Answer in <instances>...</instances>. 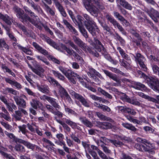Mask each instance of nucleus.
Wrapping results in <instances>:
<instances>
[{
	"instance_id": "obj_25",
	"label": "nucleus",
	"mask_w": 159,
	"mask_h": 159,
	"mask_svg": "<svg viewBox=\"0 0 159 159\" xmlns=\"http://www.w3.org/2000/svg\"><path fill=\"white\" fill-rule=\"evenodd\" d=\"M117 4H119L126 9L131 10L132 7L128 2L125 0H116Z\"/></svg>"
},
{
	"instance_id": "obj_61",
	"label": "nucleus",
	"mask_w": 159,
	"mask_h": 159,
	"mask_svg": "<svg viewBox=\"0 0 159 159\" xmlns=\"http://www.w3.org/2000/svg\"><path fill=\"white\" fill-rule=\"evenodd\" d=\"M0 115L5 120L9 121L11 120V117L10 116L9 113H4L2 112L0 113Z\"/></svg>"
},
{
	"instance_id": "obj_56",
	"label": "nucleus",
	"mask_w": 159,
	"mask_h": 159,
	"mask_svg": "<svg viewBox=\"0 0 159 159\" xmlns=\"http://www.w3.org/2000/svg\"><path fill=\"white\" fill-rule=\"evenodd\" d=\"M106 144L103 143L102 144H100V143L98 142V146H100L102 148V149L103 151L106 154H109L111 152V151L110 150H109L108 148L105 146Z\"/></svg>"
},
{
	"instance_id": "obj_26",
	"label": "nucleus",
	"mask_w": 159,
	"mask_h": 159,
	"mask_svg": "<svg viewBox=\"0 0 159 159\" xmlns=\"http://www.w3.org/2000/svg\"><path fill=\"white\" fill-rule=\"evenodd\" d=\"M97 125L102 129H111L112 127V125L110 123L101 122L99 121L97 122Z\"/></svg>"
},
{
	"instance_id": "obj_62",
	"label": "nucleus",
	"mask_w": 159,
	"mask_h": 159,
	"mask_svg": "<svg viewBox=\"0 0 159 159\" xmlns=\"http://www.w3.org/2000/svg\"><path fill=\"white\" fill-rule=\"evenodd\" d=\"M28 148L33 150L35 148V145L30 143V142L25 141L24 144Z\"/></svg>"
},
{
	"instance_id": "obj_12",
	"label": "nucleus",
	"mask_w": 159,
	"mask_h": 159,
	"mask_svg": "<svg viewBox=\"0 0 159 159\" xmlns=\"http://www.w3.org/2000/svg\"><path fill=\"white\" fill-rule=\"evenodd\" d=\"M135 57L136 60L138 61L141 69L145 71H147V68L144 63L145 61L144 57L139 53H137Z\"/></svg>"
},
{
	"instance_id": "obj_10",
	"label": "nucleus",
	"mask_w": 159,
	"mask_h": 159,
	"mask_svg": "<svg viewBox=\"0 0 159 159\" xmlns=\"http://www.w3.org/2000/svg\"><path fill=\"white\" fill-rule=\"evenodd\" d=\"M120 97L123 101L127 102L134 105L139 106L140 105V103L138 101L134 98L130 99L125 93H120Z\"/></svg>"
},
{
	"instance_id": "obj_54",
	"label": "nucleus",
	"mask_w": 159,
	"mask_h": 159,
	"mask_svg": "<svg viewBox=\"0 0 159 159\" xmlns=\"http://www.w3.org/2000/svg\"><path fill=\"white\" fill-rule=\"evenodd\" d=\"M15 114L14 115V117L16 120H21L22 115L20 110L16 111L15 112Z\"/></svg>"
},
{
	"instance_id": "obj_30",
	"label": "nucleus",
	"mask_w": 159,
	"mask_h": 159,
	"mask_svg": "<svg viewBox=\"0 0 159 159\" xmlns=\"http://www.w3.org/2000/svg\"><path fill=\"white\" fill-rule=\"evenodd\" d=\"M71 72L70 74L72 75L73 76L75 77H76V79L78 80L79 81L83 86L87 88L86 83L84 82L83 79L80 75H78L76 73H75L72 70H71Z\"/></svg>"
},
{
	"instance_id": "obj_28",
	"label": "nucleus",
	"mask_w": 159,
	"mask_h": 159,
	"mask_svg": "<svg viewBox=\"0 0 159 159\" xmlns=\"http://www.w3.org/2000/svg\"><path fill=\"white\" fill-rule=\"evenodd\" d=\"M43 39L50 46L55 48L57 49V44L54 41L52 40L49 37L45 35H43Z\"/></svg>"
},
{
	"instance_id": "obj_20",
	"label": "nucleus",
	"mask_w": 159,
	"mask_h": 159,
	"mask_svg": "<svg viewBox=\"0 0 159 159\" xmlns=\"http://www.w3.org/2000/svg\"><path fill=\"white\" fill-rule=\"evenodd\" d=\"M147 12L150 17L155 22H157V19L156 17H158L159 18V13L157 11L153 9H151L150 11H148Z\"/></svg>"
},
{
	"instance_id": "obj_6",
	"label": "nucleus",
	"mask_w": 159,
	"mask_h": 159,
	"mask_svg": "<svg viewBox=\"0 0 159 159\" xmlns=\"http://www.w3.org/2000/svg\"><path fill=\"white\" fill-rule=\"evenodd\" d=\"M69 92L75 98L80 101L83 106L87 107H89V103L81 95L72 90H70Z\"/></svg>"
},
{
	"instance_id": "obj_43",
	"label": "nucleus",
	"mask_w": 159,
	"mask_h": 159,
	"mask_svg": "<svg viewBox=\"0 0 159 159\" xmlns=\"http://www.w3.org/2000/svg\"><path fill=\"white\" fill-rule=\"evenodd\" d=\"M64 107L65 111L66 113L68 114L69 115H72L74 116H77V114L75 111L70 108L67 106H66L65 104H64Z\"/></svg>"
},
{
	"instance_id": "obj_50",
	"label": "nucleus",
	"mask_w": 159,
	"mask_h": 159,
	"mask_svg": "<svg viewBox=\"0 0 159 159\" xmlns=\"http://www.w3.org/2000/svg\"><path fill=\"white\" fill-rule=\"evenodd\" d=\"M66 44H69L76 51L80 54L81 53L80 51H82L80 49H79L77 46L74 44V43L71 40H69L66 43Z\"/></svg>"
},
{
	"instance_id": "obj_57",
	"label": "nucleus",
	"mask_w": 159,
	"mask_h": 159,
	"mask_svg": "<svg viewBox=\"0 0 159 159\" xmlns=\"http://www.w3.org/2000/svg\"><path fill=\"white\" fill-rule=\"evenodd\" d=\"M79 28L80 32L85 38H87L88 36L87 34V32L85 29L82 25H79Z\"/></svg>"
},
{
	"instance_id": "obj_32",
	"label": "nucleus",
	"mask_w": 159,
	"mask_h": 159,
	"mask_svg": "<svg viewBox=\"0 0 159 159\" xmlns=\"http://www.w3.org/2000/svg\"><path fill=\"white\" fill-rule=\"evenodd\" d=\"M0 19L3 20L8 25H10L11 24V19L7 15H3L0 12Z\"/></svg>"
},
{
	"instance_id": "obj_36",
	"label": "nucleus",
	"mask_w": 159,
	"mask_h": 159,
	"mask_svg": "<svg viewBox=\"0 0 159 159\" xmlns=\"http://www.w3.org/2000/svg\"><path fill=\"white\" fill-rule=\"evenodd\" d=\"M47 101L50 103L51 104L52 106L55 108L58 109L60 108V106L58 104L57 102L56 101V99L50 97H48Z\"/></svg>"
},
{
	"instance_id": "obj_40",
	"label": "nucleus",
	"mask_w": 159,
	"mask_h": 159,
	"mask_svg": "<svg viewBox=\"0 0 159 159\" xmlns=\"http://www.w3.org/2000/svg\"><path fill=\"white\" fill-rule=\"evenodd\" d=\"M6 149L3 147H0V153L5 158H8V159H15L11 155L8 154L6 153L4 151H6Z\"/></svg>"
},
{
	"instance_id": "obj_8",
	"label": "nucleus",
	"mask_w": 159,
	"mask_h": 159,
	"mask_svg": "<svg viewBox=\"0 0 159 159\" xmlns=\"http://www.w3.org/2000/svg\"><path fill=\"white\" fill-rule=\"evenodd\" d=\"M136 140L138 142L144 144L146 145L145 146L149 148V151L148 152H151L152 154L154 153L155 152L153 151H151V149H157V148L155 146L154 143H152L150 142L146 139L138 137L136 139Z\"/></svg>"
},
{
	"instance_id": "obj_4",
	"label": "nucleus",
	"mask_w": 159,
	"mask_h": 159,
	"mask_svg": "<svg viewBox=\"0 0 159 159\" xmlns=\"http://www.w3.org/2000/svg\"><path fill=\"white\" fill-rule=\"evenodd\" d=\"M105 17L107 20L112 24L115 28L116 27L123 34H125V32L122 26L111 15L107 14L105 15Z\"/></svg>"
},
{
	"instance_id": "obj_37",
	"label": "nucleus",
	"mask_w": 159,
	"mask_h": 159,
	"mask_svg": "<svg viewBox=\"0 0 159 159\" xmlns=\"http://www.w3.org/2000/svg\"><path fill=\"white\" fill-rule=\"evenodd\" d=\"M134 147L140 151L147 152L149 151V148L143 145H140L138 143H136Z\"/></svg>"
},
{
	"instance_id": "obj_16",
	"label": "nucleus",
	"mask_w": 159,
	"mask_h": 159,
	"mask_svg": "<svg viewBox=\"0 0 159 159\" xmlns=\"http://www.w3.org/2000/svg\"><path fill=\"white\" fill-rule=\"evenodd\" d=\"M85 26L89 32L93 36L95 35L96 32H98L99 30L97 26L95 25V22L94 24H85Z\"/></svg>"
},
{
	"instance_id": "obj_46",
	"label": "nucleus",
	"mask_w": 159,
	"mask_h": 159,
	"mask_svg": "<svg viewBox=\"0 0 159 159\" xmlns=\"http://www.w3.org/2000/svg\"><path fill=\"white\" fill-rule=\"evenodd\" d=\"M35 57L37 59L38 61H41L47 65H50L49 62L48 61L46 58L38 55H36Z\"/></svg>"
},
{
	"instance_id": "obj_24",
	"label": "nucleus",
	"mask_w": 159,
	"mask_h": 159,
	"mask_svg": "<svg viewBox=\"0 0 159 159\" xmlns=\"http://www.w3.org/2000/svg\"><path fill=\"white\" fill-rule=\"evenodd\" d=\"M4 78L7 83L10 84L12 86H15L18 89H20L21 88V86L20 84L15 80H12L11 79L8 78L4 77Z\"/></svg>"
},
{
	"instance_id": "obj_23",
	"label": "nucleus",
	"mask_w": 159,
	"mask_h": 159,
	"mask_svg": "<svg viewBox=\"0 0 159 159\" xmlns=\"http://www.w3.org/2000/svg\"><path fill=\"white\" fill-rule=\"evenodd\" d=\"M148 85L154 90L159 92V82L158 81L151 80L148 83Z\"/></svg>"
},
{
	"instance_id": "obj_42",
	"label": "nucleus",
	"mask_w": 159,
	"mask_h": 159,
	"mask_svg": "<svg viewBox=\"0 0 159 159\" xmlns=\"http://www.w3.org/2000/svg\"><path fill=\"white\" fill-rule=\"evenodd\" d=\"M122 125L125 128L133 131H135L137 130L136 128L131 124L123 123Z\"/></svg>"
},
{
	"instance_id": "obj_11",
	"label": "nucleus",
	"mask_w": 159,
	"mask_h": 159,
	"mask_svg": "<svg viewBox=\"0 0 159 159\" xmlns=\"http://www.w3.org/2000/svg\"><path fill=\"white\" fill-rule=\"evenodd\" d=\"M99 141L100 144L105 143H111L113 144L116 146L121 145L122 143L119 141H117L115 140H112L107 139L105 137H101L100 139L99 140H97L96 143L98 144V142Z\"/></svg>"
},
{
	"instance_id": "obj_34",
	"label": "nucleus",
	"mask_w": 159,
	"mask_h": 159,
	"mask_svg": "<svg viewBox=\"0 0 159 159\" xmlns=\"http://www.w3.org/2000/svg\"><path fill=\"white\" fill-rule=\"evenodd\" d=\"M1 68L2 70L5 73H8L11 75L13 77H15L16 75L15 73L9 69L5 64H1Z\"/></svg>"
},
{
	"instance_id": "obj_45",
	"label": "nucleus",
	"mask_w": 159,
	"mask_h": 159,
	"mask_svg": "<svg viewBox=\"0 0 159 159\" xmlns=\"http://www.w3.org/2000/svg\"><path fill=\"white\" fill-rule=\"evenodd\" d=\"M19 129V132H21L22 134L27 136V133L28 132V130L26 129V125L25 124H23L22 125L18 126Z\"/></svg>"
},
{
	"instance_id": "obj_17",
	"label": "nucleus",
	"mask_w": 159,
	"mask_h": 159,
	"mask_svg": "<svg viewBox=\"0 0 159 159\" xmlns=\"http://www.w3.org/2000/svg\"><path fill=\"white\" fill-rule=\"evenodd\" d=\"M63 120H64L66 123L70 126L72 129L81 130V128L77 125V123L71 121L70 119L63 118Z\"/></svg>"
},
{
	"instance_id": "obj_3",
	"label": "nucleus",
	"mask_w": 159,
	"mask_h": 159,
	"mask_svg": "<svg viewBox=\"0 0 159 159\" xmlns=\"http://www.w3.org/2000/svg\"><path fill=\"white\" fill-rule=\"evenodd\" d=\"M94 4L92 0H87V1L84 2V5L87 10L92 15L97 16L98 12V9L94 5Z\"/></svg>"
},
{
	"instance_id": "obj_44",
	"label": "nucleus",
	"mask_w": 159,
	"mask_h": 159,
	"mask_svg": "<svg viewBox=\"0 0 159 159\" xmlns=\"http://www.w3.org/2000/svg\"><path fill=\"white\" fill-rule=\"evenodd\" d=\"M52 73L54 75V76L57 77L58 79L61 80H63L65 77L62 75L58 71H56L54 70H52L51 71Z\"/></svg>"
},
{
	"instance_id": "obj_55",
	"label": "nucleus",
	"mask_w": 159,
	"mask_h": 159,
	"mask_svg": "<svg viewBox=\"0 0 159 159\" xmlns=\"http://www.w3.org/2000/svg\"><path fill=\"white\" fill-rule=\"evenodd\" d=\"M93 2L96 5L98 9L103 10L105 9L104 6L102 3L100 2V0H93Z\"/></svg>"
},
{
	"instance_id": "obj_14",
	"label": "nucleus",
	"mask_w": 159,
	"mask_h": 159,
	"mask_svg": "<svg viewBox=\"0 0 159 159\" xmlns=\"http://www.w3.org/2000/svg\"><path fill=\"white\" fill-rule=\"evenodd\" d=\"M13 98L16 104L18 106L19 110L26 107V102L24 99L20 98L17 96L14 97Z\"/></svg>"
},
{
	"instance_id": "obj_53",
	"label": "nucleus",
	"mask_w": 159,
	"mask_h": 159,
	"mask_svg": "<svg viewBox=\"0 0 159 159\" xmlns=\"http://www.w3.org/2000/svg\"><path fill=\"white\" fill-rule=\"evenodd\" d=\"M16 150L22 152H24L25 151L24 147L21 145L17 143L15 148Z\"/></svg>"
},
{
	"instance_id": "obj_48",
	"label": "nucleus",
	"mask_w": 159,
	"mask_h": 159,
	"mask_svg": "<svg viewBox=\"0 0 159 159\" xmlns=\"http://www.w3.org/2000/svg\"><path fill=\"white\" fill-rule=\"evenodd\" d=\"M35 57L37 59L38 61H41L47 65H50L49 62L48 61L46 58L38 55H36Z\"/></svg>"
},
{
	"instance_id": "obj_27",
	"label": "nucleus",
	"mask_w": 159,
	"mask_h": 159,
	"mask_svg": "<svg viewBox=\"0 0 159 159\" xmlns=\"http://www.w3.org/2000/svg\"><path fill=\"white\" fill-rule=\"evenodd\" d=\"M56 136L58 139V141L57 140L55 141V143L56 144L61 146V144H64L65 142L63 140L65 138L63 134L61 133L57 134L56 135Z\"/></svg>"
},
{
	"instance_id": "obj_58",
	"label": "nucleus",
	"mask_w": 159,
	"mask_h": 159,
	"mask_svg": "<svg viewBox=\"0 0 159 159\" xmlns=\"http://www.w3.org/2000/svg\"><path fill=\"white\" fill-rule=\"evenodd\" d=\"M126 118L130 122H133L134 124H141V122L139 120L134 119L132 117L129 116H126Z\"/></svg>"
},
{
	"instance_id": "obj_47",
	"label": "nucleus",
	"mask_w": 159,
	"mask_h": 159,
	"mask_svg": "<svg viewBox=\"0 0 159 159\" xmlns=\"http://www.w3.org/2000/svg\"><path fill=\"white\" fill-rule=\"evenodd\" d=\"M35 57L37 59L38 61H41L47 65H50L49 62L48 61L46 58L38 55H36Z\"/></svg>"
},
{
	"instance_id": "obj_18",
	"label": "nucleus",
	"mask_w": 159,
	"mask_h": 159,
	"mask_svg": "<svg viewBox=\"0 0 159 159\" xmlns=\"http://www.w3.org/2000/svg\"><path fill=\"white\" fill-rule=\"evenodd\" d=\"M103 71L107 76H108L109 77L115 81L117 84H120L121 82L120 80L117 77L116 75L113 74L112 73L106 70H103Z\"/></svg>"
},
{
	"instance_id": "obj_52",
	"label": "nucleus",
	"mask_w": 159,
	"mask_h": 159,
	"mask_svg": "<svg viewBox=\"0 0 159 159\" xmlns=\"http://www.w3.org/2000/svg\"><path fill=\"white\" fill-rule=\"evenodd\" d=\"M44 9L47 13L49 15L53 16L55 14L54 11L51 9L48 5L46 4H44Z\"/></svg>"
},
{
	"instance_id": "obj_7",
	"label": "nucleus",
	"mask_w": 159,
	"mask_h": 159,
	"mask_svg": "<svg viewBox=\"0 0 159 159\" xmlns=\"http://www.w3.org/2000/svg\"><path fill=\"white\" fill-rule=\"evenodd\" d=\"M73 39L75 43L79 46L83 50L90 53H92L91 49L84 43L79 38L74 36Z\"/></svg>"
},
{
	"instance_id": "obj_60",
	"label": "nucleus",
	"mask_w": 159,
	"mask_h": 159,
	"mask_svg": "<svg viewBox=\"0 0 159 159\" xmlns=\"http://www.w3.org/2000/svg\"><path fill=\"white\" fill-rule=\"evenodd\" d=\"M58 68L66 77L68 76V75L69 74V71L70 70H68L67 71H66L65 68L62 66H59Z\"/></svg>"
},
{
	"instance_id": "obj_49",
	"label": "nucleus",
	"mask_w": 159,
	"mask_h": 159,
	"mask_svg": "<svg viewBox=\"0 0 159 159\" xmlns=\"http://www.w3.org/2000/svg\"><path fill=\"white\" fill-rule=\"evenodd\" d=\"M3 48H4L7 50L9 49V47L7 44L4 39H0V49H1Z\"/></svg>"
},
{
	"instance_id": "obj_19",
	"label": "nucleus",
	"mask_w": 159,
	"mask_h": 159,
	"mask_svg": "<svg viewBox=\"0 0 159 159\" xmlns=\"http://www.w3.org/2000/svg\"><path fill=\"white\" fill-rule=\"evenodd\" d=\"M30 104L31 106L34 109H37L39 108L42 110H43V107L42 104L37 100L32 99V102H30Z\"/></svg>"
},
{
	"instance_id": "obj_22",
	"label": "nucleus",
	"mask_w": 159,
	"mask_h": 159,
	"mask_svg": "<svg viewBox=\"0 0 159 159\" xmlns=\"http://www.w3.org/2000/svg\"><path fill=\"white\" fill-rule=\"evenodd\" d=\"M63 22L66 27L69 29L70 31L76 35H78V31L76 30L75 28L70 24L66 20L63 19Z\"/></svg>"
},
{
	"instance_id": "obj_51",
	"label": "nucleus",
	"mask_w": 159,
	"mask_h": 159,
	"mask_svg": "<svg viewBox=\"0 0 159 159\" xmlns=\"http://www.w3.org/2000/svg\"><path fill=\"white\" fill-rule=\"evenodd\" d=\"M89 71L87 72L88 75L90 77L94 78L95 75H96L98 72L94 69L90 68H89Z\"/></svg>"
},
{
	"instance_id": "obj_33",
	"label": "nucleus",
	"mask_w": 159,
	"mask_h": 159,
	"mask_svg": "<svg viewBox=\"0 0 159 159\" xmlns=\"http://www.w3.org/2000/svg\"><path fill=\"white\" fill-rule=\"evenodd\" d=\"M125 61L124 59H120L119 61L120 65L123 66L126 69L130 68L131 62V60H126Z\"/></svg>"
},
{
	"instance_id": "obj_41",
	"label": "nucleus",
	"mask_w": 159,
	"mask_h": 159,
	"mask_svg": "<svg viewBox=\"0 0 159 159\" xmlns=\"http://www.w3.org/2000/svg\"><path fill=\"white\" fill-rule=\"evenodd\" d=\"M83 16L86 20L84 21V25L85 24H94V21L92 20L90 16L86 14H84Z\"/></svg>"
},
{
	"instance_id": "obj_31",
	"label": "nucleus",
	"mask_w": 159,
	"mask_h": 159,
	"mask_svg": "<svg viewBox=\"0 0 159 159\" xmlns=\"http://www.w3.org/2000/svg\"><path fill=\"white\" fill-rule=\"evenodd\" d=\"M37 86L39 91L44 93H47L49 92V88L47 85H40L37 84Z\"/></svg>"
},
{
	"instance_id": "obj_13",
	"label": "nucleus",
	"mask_w": 159,
	"mask_h": 159,
	"mask_svg": "<svg viewBox=\"0 0 159 159\" xmlns=\"http://www.w3.org/2000/svg\"><path fill=\"white\" fill-rule=\"evenodd\" d=\"M13 45L15 48H18L22 52H24L27 55H31L32 54V52L30 49L22 46L16 42L13 43Z\"/></svg>"
},
{
	"instance_id": "obj_9",
	"label": "nucleus",
	"mask_w": 159,
	"mask_h": 159,
	"mask_svg": "<svg viewBox=\"0 0 159 159\" xmlns=\"http://www.w3.org/2000/svg\"><path fill=\"white\" fill-rule=\"evenodd\" d=\"M94 48L103 54L106 53V50L101 43L98 39H94V42L92 44Z\"/></svg>"
},
{
	"instance_id": "obj_5",
	"label": "nucleus",
	"mask_w": 159,
	"mask_h": 159,
	"mask_svg": "<svg viewBox=\"0 0 159 159\" xmlns=\"http://www.w3.org/2000/svg\"><path fill=\"white\" fill-rule=\"evenodd\" d=\"M105 17L107 20L112 24L115 28L116 27L123 34H125V32L122 26L111 15L107 14L105 15Z\"/></svg>"
},
{
	"instance_id": "obj_21",
	"label": "nucleus",
	"mask_w": 159,
	"mask_h": 159,
	"mask_svg": "<svg viewBox=\"0 0 159 159\" xmlns=\"http://www.w3.org/2000/svg\"><path fill=\"white\" fill-rule=\"evenodd\" d=\"M33 46L38 50V51L44 56L48 55V52L45 49L35 42H33L32 43Z\"/></svg>"
},
{
	"instance_id": "obj_15",
	"label": "nucleus",
	"mask_w": 159,
	"mask_h": 159,
	"mask_svg": "<svg viewBox=\"0 0 159 159\" xmlns=\"http://www.w3.org/2000/svg\"><path fill=\"white\" fill-rule=\"evenodd\" d=\"M28 66L31 69L32 71L36 74L38 75L42 78L43 77L44 75L43 74V73L44 71V70L42 67L39 66H38L37 69H36L33 68L29 64H28Z\"/></svg>"
},
{
	"instance_id": "obj_29",
	"label": "nucleus",
	"mask_w": 159,
	"mask_h": 159,
	"mask_svg": "<svg viewBox=\"0 0 159 159\" xmlns=\"http://www.w3.org/2000/svg\"><path fill=\"white\" fill-rule=\"evenodd\" d=\"M132 87L138 90H146L147 88L144 84L139 82H135Z\"/></svg>"
},
{
	"instance_id": "obj_38",
	"label": "nucleus",
	"mask_w": 159,
	"mask_h": 159,
	"mask_svg": "<svg viewBox=\"0 0 159 159\" xmlns=\"http://www.w3.org/2000/svg\"><path fill=\"white\" fill-rule=\"evenodd\" d=\"M117 50L119 52L121 57L126 60H130V57L126 54L120 47H118L117 48Z\"/></svg>"
},
{
	"instance_id": "obj_64",
	"label": "nucleus",
	"mask_w": 159,
	"mask_h": 159,
	"mask_svg": "<svg viewBox=\"0 0 159 159\" xmlns=\"http://www.w3.org/2000/svg\"><path fill=\"white\" fill-rule=\"evenodd\" d=\"M152 68L154 73L158 75H159V68L156 65H152Z\"/></svg>"
},
{
	"instance_id": "obj_59",
	"label": "nucleus",
	"mask_w": 159,
	"mask_h": 159,
	"mask_svg": "<svg viewBox=\"0 0 159 159\" xmlns=\"http://www.w3.org/2000/svg\"><path fill=\"white\" fill-rule=\"evenodd\" d=\"M4 133L8 138L13 141H15L16 137L13 134L9 133L7 131H5Z\"/></svg>"
},
{
	"instance_id": "obj_1",
	"label": "nucleus",
	"mask_w": 159,
	"mask_h": 159,
	"mask_svg": "<svg viewBox=\"0 0 159 159\" xmlns=\"http://www.w3.org/2000/svg\"><path fill=\"white\" fill-rule=\"evenodd\" d=\"M24 8L26 12L28 13L30 15L31 18L26 14H25L24 11L17 6H15L13 10L16 13L17 17L19 18L22 22L26 23L27 21H29L33 24L35 25H36L39 20L38 17L27 7H24Z\"/></svg>"
},
{
	"instance_id": "obj_35",
	"label": "nucleus",
	"mask_w": 159,
	"mask_h": 159,
	"mask_svg": "<svg viewBox=\"0 0 159 159\" xmlns=\"http://www.w3.org/2000/svg\"><path fill=\"white\" fill-rule=\"evenodd\" d=\"M47 101L50 103L51 104L52 106L55 108L58 109L60 108V106L58 104L57 102L56 101V99L50 97H48Z\"/></svg>"
},
{
	"instance_id": "obj_39",
	"label": "nucleus",
	"mask_w": 159,
	"mask_h": 159,
	"mask_svg": "<svg viewBox=\"0 0 159 159\" xmlns=\"http://www.w3.org/2000/svg\"><path fill=\"white\" fill-rule=\"evenodd\" d=\"M60 47L62 50L61 49H58V50L60 51L61 52H63L64 50H65L70 55H72V51H73L72 50L70 49L69 48H68L65 45L63 44H61Z\"/></svg>"
},
{
	"instance_id": "obj_2",
	"label": "nucleus",
	"mask_w": 159,
	"mask_h": 159,
	"mask_svg": "<svg viewBox=\"0 0 159 159\" xmlns=\"http://www.w3.org/2000/svg\"><path fill=\"white\" fill-rule=\"evenodd\" d=\"M47 80L51 84L55 86H57L58 89V95H56V96L58 98L60 96L62 99H65V97L68 93L67 91L63 88L59 83L54 78L51 77H48Z\"/></svg>"
},
{
	"instance_id": "obj_63",
	"label": "nucleus",
	"mask_w": 159,
	"mask_h": 159,
	"mask_svg": "<svg viewBox=\"0 0 159 159\" xmlns=\"http://www.w3.org/2000/svg\"><path fill=\"white\" fill-rule=\"evenodd\" d=\"M49 58H50V60L54 63L57 64L58 65H60L62 62L61 61L57 59L51 55L49 56Z\"/></svg>"
}]
</instances>
